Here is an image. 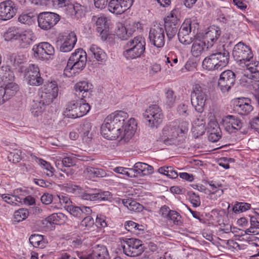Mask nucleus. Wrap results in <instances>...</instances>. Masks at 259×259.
<instances>
[{"label": "nucleus", "mask_w": 259, "mask_h": 259, "mask_svg": "<svg viewBox=\"0 0 259 259\" xmlns=\"http://www.w3.org/2000/svg\"><path fill=\"white\" fill-rule=\"evenodd\" d=\"M88 81H82L75 85L76 95L79 100L72 101L66 106L64 114L68 118H76L86 115L91 107L89 100L92 96L91 87Z\"/></svg>", "instance_id": "nucleus-1"}, {"label": "nucleus", "mask_w": 259, "mask_h": 259, "mask_svg": "<svg viewBox=\"0 0 259 259\" xmlns=\"http://www.w3.org/2000/svg\"><path fill=\"white\" fill-rule=\"evenodd\" d=\"M128 116L127 113L123 111H116L107 116L101 126L102 135L110 140L119 139L123 132L122 126Z\"/></svg>", "instance_id": "nucleus-2"}, {"label": "nucleus", "mask_w": 259, "mask_h": 259, "mask_svg": "<svg viewBox=\"0 0 259 259\" xmlns=\"http://www.w3.org/2000/svg\"><path fill=\"white\" fill-rule=\"evenodd\" d=\"M189 123L187 121L173 122L162 130L161 139L166 145H179L183 135L188 131Z\"/></svg>", "instance_id": "nucleus-3"}, {"label": "nucleus", "mask_w": 259, "mask_h": 259, "mask_svg": "<svg viewBox=\"0 0 259 259\" xmlns=\"http://www.w3.org/2000/svg\"><path fill=\"white\" fill-rule=\"evenodd\" d=\"M87 61L86 52L82 49H77L69 58L67 65L64 70V74L70 77L79 73L85 67Z\"/></svg>", "instance_id": "nucleus-4"}, {"label": "nucleus", "mask_w": 259, "mask_h": 259, "mask_svg": "<svg viewBox=\"0 0 259 259\" xmlns=\"http://www.w3.org/2000/svg\"><path fill=\"white\" fill-rule=\"evenodd\" d=\"M146 41L144 37L137 36L127 42L123 56L127 60H132L142 56L145 52Z\"/></svg>", "instance_id": "nucleus-5"}, {"label": "nucleus", "mask_w": 259, "mask_h": 259, "mask_svg": "<svg viewBox=\"0 0 259 259\" xmlns=\"http://www.w3.org/2000/svg\"><path fill=\"white\" fill-rule=\"evenodd\" d=\"M232 56L235 61L242 67L252 62L254 57L251 48L242 41L234 46Z\"/></svg>", "instance_id": "nucleus-6"}, {"label": "nucleus", "mask_w": 259, "mask_h": 259, "mask_svg": "<svg viewBox=\"0 0 259 259\" xmlns=\"http://www.w3.org/2000/svg\"><path fill=\"white\" fill-rule=\"evenodd\" d=\"M206 98V90L202 88L198 84L194 85L191 94V102L197 112H203Z\"/></svg>", "instance_id": "nucleus-7"}, {"label": "nucleus", "mask_w": 259, "mask_h": 259, "mask_svg": "<svg viewBox=\"0 0 259 259\" xmlns=\"http://www.w3.org/2000/svg\"><path fill=\"white\" fill-rule=\"evenodd\" d=\"M143 115L147 125L151 127H157L163 118L162 110L157 105L150 106Z\"/></svg>", "instance_id": "nucleus-8"}, {"label": "nucleus", "mask_w": 259, "mask_h": 259, "mask_svg": "<svg viewBox=\"0 0 259 259\" xmlns=\"http://www.w3.org/2000/svg\"><path fill=\"white\" fill-rule=\"evenodd\" d=\"M122 245L124 253L127 256L135 257L140 255L144 251L142 241L135 238H126Z\"/></svg>", "instance_id": "nucleus-9"}, {"label": "nucleus", "mask_w": 259, "mask_h": 259, "mask_svg": "<svg viewBox=\"0 0 259 259\" xmlns=\"http://www.w3.org/2000/svg\"><path fill=\"white\" fill-rule=\"evenodd\" d=\"M80 196L84 200L101 201L109 200L112 195L109 191H102L97 189L88 188L82 191L80 194Z\"/></svg>", "instance_id": "nucleus-10"}, {"label": "nucleus", "mask_w": 259, "mask_h": 259, "mask_svg": "<svg viewBox=\"0 0 259 259\" xmlns=\"http://www.w3.org/2000/svg\"><path fill=\"white\" fill-rule=\"evenodd\" d=\"M60 20L57 13L44 12L37 15L38 26L42 29L47 30L53 28Z\"/></svg>", "instance_id": "nucleus-11"}, {"label": "nucleus", "mask_w": 259, "mask_h": 259, "mask_svg": "<svg viewBox=\"0 0 259 259\" xmlns=\"http://www.w3.org/2000/svg\"><path fill=\"white\" fill-rule=\"evenodd\" d=\"M32 51L35 58L41 60H49L52 59L55 53L54 47L47 42H40L35 45Z\"/></svg>", "instance_id": "nucleus-12"}, {"label": "nucleus", "mask_w": 259, "mask_h": 259, "mask_svg": "<svg viewBox=\"0 0 259 259\" xmlns=\"http://www.w3.org/2000/svg\"><path fill=\"white\" fill-rule=\"evenodd\" d=\"M149 38L150 43L156 48L163 47L165 44V35L163 25L159 24L151 28Z\"/></svg>", "instance_id": "nucleus-13"}, {"label": "nucleus", "mask_w": 259, "mask_h": 259, "mask_svg": "<svg viewBox=\"0 0 259 259\" xmlns=\"http://www.w3.org/2000/svg\"><path fill=\"white\" fill-rule=\"evenodd\" d=\"M77 38L74 32L59 36L56 41L57 48L62 52H69L74 47Z\"/></svg>", "instance_id": "nucleus-14"}, {"label": "nucleus", "mask_w": 259, "mask_h": 259, "mask_svg": "<svg viewBox=\"0 0 259 259\" xmlns=\"http://www.w3.org/2000/svg\"><path fill=\"white\" fill-rule=\"evenodd\" d=\"M24 75L28 80V83L31 85L39 86L44 82V79L40 76L39 67L36 65L30 64L25 69Z\"/></svg>", "instance_id": "nucleus-15"}, {"label": "nucleus", "mask_w": 259, "mask_h": 259, "mask_svg": "<svg viewBox=\"0 0 259 259\" xmlns=\"http://www.w3.org/2000/svg\"><path fill=\"white\" fill-rule=\"evenodd\" d=\"M235 74L232 70L223 72L218 80V87L222 93L229 92L235 82Z\"/></svg>", "instance_id": "nucleus-16"}, {"label": "nucleus", "mask_w": 259, "mask_h": 259, "mask_svg": "<svg viewBox=\"0 0 259 259\" xmlns=\"http://www.w3.org/2000/svg\"><path fill=\"white\" fill-rule=\"evenodd\" d=\"M223 122L225 130L229 134L241 131L243 125V122L239 117L232 115L225 116Z\"/></svg>", "instance_id": "nucleus-17"}, {"label": "nucleus", "mask_w": 259, "mask_h": 259, "mask_svg": "<svg viewBox=\"0 0 259 259\" xmlns=\"http://www.w3.org/2000/svg\"><path fill=\"white\" fill-rule=\"evenodd\" d=\"M233 105L234 110L241 115H247L253 109L251 101L248 98L236 99L234 101Z\"/></svg>", "instance_id": "nucleus-18"}, {"label": "nucleus", "mask_w": 259, "mask_h": 259, "mask_svg": "<svg viewBox=\"0 0 259 259\" xmlns=\"http://www.w3.org/2000/svg\"><path fill=\"white\" fill-rule=\"evenodd\" d=\"M17 9L15 4L11 0L5 1L0 3V20L7 21L16 15Z\"/></svg>", "instance_id": "nucleus-19"}, {"label": "nucleus", "mask_w": 259, "mask_h": 259, "mask_svg": "<svg viewBox=\"0 0 259 259\" xmlns=\"http://www.w3.org/2000/svg\"><path fill=\"white\" fill-rule=\"evenodd\" d=\"M134 0H110L108 4L109 11L116 15H120L133 5Z\"/></svg>", "instance_id": "nucleus-20"}, {"label": "nucleus", "mask_w": 259, "mask_h": 259, "mask_svg": "<svg viewBox=\"0 0 259 259\" xmlns=\"http://www.w3.org/2000/svg\"><path fill=\"white\" fill-rule=\"evenodd\" d=\"M221 34V29L217 26H211L207 28L202 38V39L207 44L206 49L213 46L218 40Z\"/></svg>", "instance_id": "nucleus-21"}, {"label": "nucleus", "mask_w": 259, "mask_h": 259, "mask_svg": "<svg viewBox=\"0 0 259 259\" xmlns=\"http://www.w3.org/2000/svg\"><path fill=\"white\" fill-rule=\"evenodd\" d=\"M137 126V121L133 118H131L126 122L124 121L121 127L123 128V132L121 133L119 140H123L124 142L128 141L134 136Z\"/></svg>", "instance_id": "nucleus-22"}, {"label": "nucleus", "mask_w": 259, "mask_h": 259, "mask_svg": "<svg viewBox=\"0 0 259 259\" xmlns=\"http://www.w3.org/2000/svg\"><path fill=\"white\" fill-rule=\"evenodd\" d=\"M80 259H110L107 247L104 245H97L93 252L88 255H78Z\"/></svg>", "instance_id": "nucleus-23"}, {"label": "nucleus", "mask_w": 259, "mask_h": 259, "mask_svg": "<svg viewBox=\"0 0 259 259\" xmlns=\"http://www.w3.org/2000/svg\"><path fill=\"white\" fill-rule=\"evenodd\" d=\"M199 24L190 19L185 20L182 24L178 33V38L181 36L184 37L186 35L191 33H197Z\"/></svg>", "instance_id": "nucleus-24"}, {"label": "nucleus", "mask_w": 259, "mask_h": 259, "mask_svg": "<svg viewBox=\"0 0 259 259\" xmlns=\"http://www.w3.org/2000/svg\"><path fill=\"white\" fill-rule=\"evenodd\" d=\"M132 168L133 170L134 177H142L153 172V168L152 166L140 162L136 163Z\"/></svg>", "instance_id": "nucleus-25"}, {"label": "nucleus", "mask_w": 259, "mask_h": 259, "mask_svg": "<svg viewBox=\"0 0 259 259\" xmlns=\"http://www.w3.org/2000/svg\"><path fill=\"white\" fill-rule=\"evenodd\" d=\"M97 31L100 34L103 40L107 39L109 35V25L107 19L102 16L99 17L96 21Z\"/></svg>", "instance_id": "nucleus-26"}, {"label": "nucleus", "mask_w": 259, "mask_h": 259, "mask_svg": "<svg viewBox=\"0 0 259 259\" xmlns=\"http://www.w3.org/2000/svg\"><path fill=\"white\" fill-rule=\"evenodd\" d=\"M207 133L209 141L217 142L221 138L222 132L219 124L215 121H210L208 124Z\"/></svg>", "instance_id": "nucleus-27"}, {"label": "nucleus", "mask_w": 259, "mask_h": 259, "mask_svg": "<svg viewBox=\"0 0 259 259\" xmlns=\"http://www.w3.org/2000/svg\"><path fill=\"white\" fill-rule=\"evenodd\" d=\"M89 54L93 55L100 64L105 63L107 59L106 53L96 45H93L89 49Z\"/></svg>", "instance_id": "nucleus-28"}, {"label": "nucleus", "mask_w": 259, "mask_h": 259, "mask_svg": "<svg viewBox=\"0 0 259 259\" xmlns=\"http://www.w3.org/2000/svg\"><path fill=\"white\" fill-rule=\"evenodd\" d=\"M30 243L34 247L44 248L48 243L47 238L42 235L33 234L29 238Z\"/></svg>", "instance_id": "nucleus-29"}, {"label": "nucleus", "mask_w": 259, "mask_h": 259, "mask_svg": "<svg viewBox=\"0 0 259 259\" xmlns=\"http://www.w3.org/2000/svg\"><path fill=\"white\" fill-rule=\"evenodd\" d=\"M35 38L33 33L31 30H26L22 32L21 31L18 39L21 48H27Z\"/></svg>", "instance_id": "nucleus-30"}, {"label": "nucleus", "mask_w": 259, "mask_h": 259, "mask_svg": "<svg viewBox=\"0 0 259 259\" xmlns=\"http://www.w3.org/2000/svg\"><path fill=\"white\" fill-rule=\"evenodd\" d=\"M66 11L71 16H74L77 18H81L84 16L83 7L78 3H69L66 6Z\"/></svg>", "instance_id": "nucleus-31"}, {"label": "nucleus", "mask_w": 259, "mask_h": 259, "mask_svg": "<svg viewBox=\"0 0 259 259\" xmlns=\"http://www.w3.org/2000/svg\"><path fill=\"white\" fill-rule=\"evenodd\" d=\"M217 15L220 22L225 24L229 23L233 17L232 10L227 7L221 8L218 11Z\"/></svg>", "instance_id": "nucleus-32"}, {"label": "nucleus", "mask_w": 259, "mask_h": 259, "mask_svg": "<svg viewBox=\"0 0 259 259\" xmlns=\"http://www.w3.org/2000/svg\"><path fill=\"white\" fill-rule=\"evenodd\" d=\"M244 67H246L249 70L253 80L259 81V61H256L255 57L252 62L248 63V64H244Z\"/></svg>", "instance_id": "nucleus-33"}, {"label": "nucleus", "mask_w": 259, "mask_h": 259, "mask_svg": "<svg viewBox=\"0 0 259 259\" xmlns=\"http://www.w3.org/2000/svg\"><path fill=\"white\" fill-rule=\"evenodd\" d=\"M203 68L208 70H214L215 69H222L218 63L217 59L213 54L206 57L202 62Z\"/></svg>", "instance_id": "nucleus-34"}, {"label": "nucleus", "mask_w": 259, "mask_h": 259, "mask_svg": "<svg viewBox=\"0 0 259 259\" xmlns=\"http://www.w3.org/2000/svg\"><path fill=\"white\" fill-rule=\"evenodd\" d=\"M193 42L191 53L193 56L197 57L202 53L205 48L206 49L207 44L202 39H196Z\"/></svg>", "instance_id": "nucleus-35"}, {"label": "nucleus", "mask_w": 259, "mask_h": 259, "mask_svg": "<svg viewBox=\"0 0 259 259\" xmlns=\"http://www.w3.org/2000/svg\"><path fill=\"white\" fill-rule=\"evenodd\" d=\"M37 15L34 11L24 12L19 16L18 21L21 23L30 25L34 23Z\"/></svg>", "instance_id": "nucleus-36"}, {"label": "nucleus", "mask_w": 259, "mask_h": 259, "mask_svg": "<svg viewBox=\"0 0 259 259\" xmlns=\"http://www.w3.org/2000/svg\"><path fill=\"white\" fill-rule=\"evenodd\" d=\"M213 54L221 69L227 65L230 59L229 53L228 51L223 49L222 52H217Z\"/></svg>", "instance_id": "nucleus-37"}, {"label": "nucleus", "mask_w": 259, "mask_h": 259, "mask_svg": "<svg viewBox=\"0 0 259 259\" xmlns=\"http://www.w3.org/2000/svg\"><path fill=\"white\" fill-rule=\"evenodd\" d=\"M3 86L8 100L14 96L19 90L18 85L13 81L6 82Z\"/></svg>", "instance_id": "nucleus-38"}, {"label": "nucleus", "mask_w": 259, "mask_h": 259, "mask_svg": "<svg viewBox=\"0 0 259 259\" xmlns=\"http://www.w3.org/2000/svg\"><path fill=\"white\" fill-rule=\"evenodd\" d=\"M0 77L4 82L13 81L14 74L10 66L3 65L0 69Z\"/></svg>", "instance_id": "nucleus-39"}, {"label": "nucleus", "mask_w": 259, "mask_h": 259, "mask_svg": "<svg viewBox=\"0 0 259 259\" xmlns=\"http://www.w3.org/2000/svg\"><path fill=\"white\" fill-rule=\"evenodd\" d=\"M124 228L128 232L138 234L141 231H143L145 227L142 225L135 223L133 221H126L124 223Z\"/></svg>", "instance_id": "nucleus-40"}, {"label": "nucleus", "mask_w": 259, "mask_h": 259, "mask_svg": "<svg viewBox=\"0 0 259 259\" xmlns=\"http://www.w3.org/2000/svg\"><path fill=\"white\" fill-rule=\"evenodd\" d=\"M20 32L21 30L19 28L16 26L11 27L4 33V39L6 41H10L13 39L17 40L19 38Z\"/></svg>", "instance_id": "nucleus-41"}, {"label": "nucleus", "mask_w": 259, "mask_h": 259, "mask_svg": "<svg viewBox=\"0 0 259 259\" xmlns=\"http://www.w3.org/2000/svg\"><path fill=\"white\" fill-rule=\"evenodd\" d=\"M84 172L91 178H102L106 176V171L104 169L91 166L87 167Z\"/></svg>", "instance_id": "nucleus-42"}, {"label": "nucleus", "mask_w": 259, "mask_h": 259, "mask_svg": "<svg viewBox=\"0 0 259 259\" xmlns=\"http://www.w3.org/2000/svg\"><path fill=\"white\" fill-rule=\"evenodd\" d=\"M115 33L117 36L122 40L127 39L131 35L128 33L124 25L120 22L117 23L115 28Z\"/></svg>", "instance_id": "nucleus-43"}, {"label": "nucleus", "mask_w": 259, "mask_h": 259, "mask_svg": "<svg viewBox=\"0 0 259 259\" xmlns=\"http://www.w3.org/2000/svg\"><path fill=\"white\" fill-rule=\"evenodd\" d=\"M164 94L165 104L169 108L173 107L177 100L175 91L170 88H166L164 89Z\"/></svg>", "instance_id": "nucleus-44"}, {"label": "nucleus", "mask_w": 259, "mask_h": 259, "mask_svg": "<svg viewBox=\"0 0 259 259\" xmlns=\"http://www.w3.org/2000/svg\"><path fill=\"white\" fill-rule=\"evenodd\" d=\"M250 227L245 231L246 234H257L258 232L254 230L255 229L259 230V218L256 216L248 215Z\"/></svg>", "instance_id": "nucleus-45"}, {"label": "nucleus", "mask_w": 259, "mask_h": 259, "mask_svg": "<svg viewBox=\"0 0 259 259\" xmlns=\"http://www.w3.org/2000/svg\"><path fill=\"white\" fill-rule=\"evenodd\" d=\"M157 171L170 179H176L178 177L177 171L172 166H162L159 167Z\"/></svg>", "instance_id": "nucleus-46"}, {"label": "nucleus", "mask_w": 259, "mask_h": 259, "mask_svg": "<svg viewBox=\"0 0 259 259\" xmlns=\"http://www.w3.org/2000/svg\"><path fill=\"white\" fill-rule=\"evenodd\" d=\"M29 215V212L28 209L20 208L14 212V221L17 223H19L26 219Z\"/></svg>", "instance_id": "nucleus-47"}, {"label": "nucleus", "mask_w": 259, "mask_h": 259, "mask_svg": "<svg viewBox=\"0 0 259 259\" xmlns=\"http://www.w3.org/2000/svg\"><path fill=\"white\" fill-rule=\"evenodd\" d=\"M58 96L56 92L54 93H50L47 92H42L40 99L38 100L42 105L46 106L50 104Z\"/></svg>", "instance_id": "nucleus-48"}, {"label": "nucleus", "mask_w": 259, "mask_h": 259, "mask_svg": "<svg viewBox=\"0 0 259 259\" xmlns=\"http://www.w3.org/2000/svg\"><path fill=\"white\" fill-rule=\"evenodd\" d=\"M57 215L54 213L47 217L43 222V224L45 225V227L48 230H52L55 229V225H59L62 222H58L56 220Z\"/></svg>", "instance_id": "nucleus-49"}, {"label": "nucleus", "mask_w": 259, "mask_h": 259, "mask_svg": "<svg viewBox=\"0 0 259 259\" xmlns=\"http://www.w3.org/2000/svg\"><path fill=\"white\" fill-rule=\"evenodd\" d=\"M122 203L130 210L139 212L142 210V206L132 199H123Z\"/></svg>", "instance_id": "nucleus-50"}, {"label": "nucleus", "mask_w": 259, "mask_h": 259, "mask_svg": "<svg viewBox=\"0 0 259 259\" xmlns=\"http://www.w3.org/2000/svg\"><path fill=\"white\" fill-rule=\"evenodd\" d=\"M37 162L42 168L47 171L46 174L48 177H52L54 175V168L49 162L41 158H37Z\"/></svg>", "instance_id": "nucleus-51"}, {"label": "nucleus", "mask_w": 259, "mask_h": 259, "mask_svg": "<svg viewBox=\"0 0 259 259\" xmlns=\"http://www.w3.org/2000/svg\"><path fill=\"white\" fill-rule=\"evenodd\" d=\"M251 208V204L246 202H236L232 208L233 211L235 213L244 212Z\"/></svg>", "instance_id": "nucleus-52"}, {"label": "nucleus", "mask_w": 259, "mask_h": 259, "mask_svg": "<svg viewBox=\"0 0 259 259\" xmlns=\"http://www.w3.org/2000/svg\"><path fill=\"white\" fill-rule=\"evenodd\" d=\"M45 107L46 106L38 100L34 101V104L31 108V113L34 116H38L44 111Z\"/></svg>", "instance_id": "nucleus-53"}, {"label": "nucleus", "mask_w": 259, "mask_h": 259, "mask_svg": "<svg viewBox=\"0 0 259 259\" xmlns=\"http://www.w3.org/2000/svg\"><path fill=\"white\" fill-rule=\"evenodd\" d=\"M179 25L172 26L171 24H165L163 26L164 31L166 32L169 40H171L176 34Z\"/></svg>", "instance_id": "nucleus-54"}, {"label": "nucleus", "mask_w": 259, "mask_h": 259, "mask_svg": "<svg viewBox=\"0 0 259 259\" xmlns=\"http://www.w3.org/2000/svg\"><path fill=\"white\" fill-rule=\"evenodd\" d=\"M66 209L72 216L77 218H81V206H78L71 204L65 206Z\"/></svg>", "instance_id": "nucleus-55"}, {"label": "nucleus", "mask_w": 259, "mask_h": 259, "mask_svg": "<svg viewBox=\"0 0 259 259\" xmlns=\"http://www.w3.org/2000/svg\"><path fill=\"white\" fill-rule=\"evenodd\" d=\"M42 92L50 93L56 92V94H58V88L56 82L55 81L46 82L44 85Z\"/></svg>", "instance_id": "nucleus-56"}, {"label": "nucleus", "mask_w": 259, "mask_h": 259, "mask_svg": "<svg viewBox=\"0 0 259 259\" xmlns=\"http://www.w3.org/2000/svg\"><path fill=\"white\" fill-rule=\"evenodd\" d=\"M14 198L17 203L19 204H22V200L27 194V191L25 190H23L21 188H18L15 189L13 192Z\"/></svg>", "instance_id": "nucleus-57"}, {"label": "nucleus", "mask_w": 259, "mask_h": 259, "mask_svg": "<svg viewBox=\"0 0 259 259\" xmlns=\"http://www.w3.org/2000/svg\"><path fill=\"white\" fill-rule=\"evenodd\" d=\"M179 20L178 19L175 11H172L170 13L164 18L165 24H171L172 26L179 25Z\"/></svg>", "instance_id": "nucleus-58"}, {"label": "nucleus", "mask_w": 259, "mask_h": 259, "mask_svg": "<svg viewBox=\"0 0 259 259\" xmlns=\"http://www.w3.org/2000/svg\"><path fill=\"white\" fill-rule=\"evenodd\" d=\"M189 200L193 207H197L200 206L201 202L199 196L193 191L188 192Z\"/></svg>", "instance_id": "nucleus-59"}, {"label": "nucleus", "mask_w": 259, "mask_h": 259, "mask_svg": "<svg viewBox=\"0 0 259 259\" xmlns=\"http://www.w3.org/2000/svg\"><path fill=\"white\" fill-rule=\"evenodd\" d=\"M167 220L172 221L173 223L177 226H181L183 224L181 215L175 210H171V213Z\"/></svg>", "instance_id": "nucleus-60"}, {"label": "nucleus", "mask_w": 259, "mask_h": 259, "mask_svg": "<svg viewBox=\"0 0 259 259\" xmlns=\"http://www.w3.org/2000/svg\"><path fill=\"white\" fill-rule=\"evenodd\" d=\"M55 165L58 169L65 172L68 177L71 176L73 173L71 168H66L65 167L62 159H57L55 161Z\"/></svg>", "instance_id": "nucleus-61"}, {"label": "nucleus", "mask_w": 259, "mask_h": 259, "mask_svg": "<svg viewBox=\"0 0 259 259\" xmlns=\"http://www.w3.org/2000/svg\"><path fill=\"white\" fill-rule=\"evenodd\" d=\"M107 217L101 213L98 214L96 216L95 225L98 228H105L107 226Z\"/></svg>", "instance_id": "nucleus-62"}, {"label": "nucleus", "mask_w": 259, "mask_h": 259, "mask_svg": "<svg viewBox=\"0 0 259 259\" xmlns=\"http://www.w3.org/2000/svg\"><path fill=\"white\" fill-rule=\"evenodd\" d=\"M2 199L6 203L14 206H20L16 201L15 200L13 193L10 194H0Z\"/></svg>", "instance_id": "nucleus-63"}, {"label": "nucleus", "mask_w": 259, "mask_h": 259, "mask_svg": "<svg viewBox=\"0 0 259 259\" xmlns=\"http://www.w3.org/2000/svg\"><path fill=\"white\" fill-rule=\"evenodd\" d=\"M57 198L59 201V203H58L57 205L54 206L55 208H59L61 206H63L65 207L66 206L70 205L72 202L70 201V198L66 195H60L57 196Z\"/></svg>", "instance_id": "nucleus-64"}]
</instances>
